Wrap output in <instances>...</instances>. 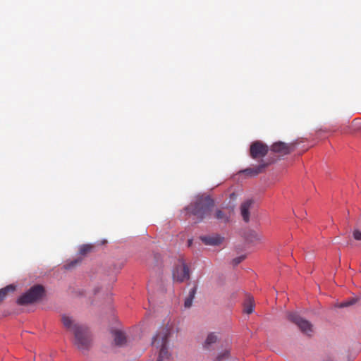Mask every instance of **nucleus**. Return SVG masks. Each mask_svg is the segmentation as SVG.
I'll return each mask as SVG.
<instances>
[{
  "label": "nucleus",
  "instance_id": "8",
  "mask_svg": "<svg viewBox=\"0 0 361 361\" xmlns=\"http://www.w3.org/2000/svg\"><path fill=\"white\" fill-rule=\"evenodd\" d=\"M295 147L294 143H286L279 141L274 142L271 146V150L274 153L283 156L291 153L295 149Z\"/></svg>",
  "mask_w": 361,
  "mask_h": 361
},
{
  "label": "nucleus",
  "instance_id": "10",
  "mask_svg": "<svg viewBox=\"0 0 361 361\" xmlns=\"http://www.w3.org/2000/svg\"><path fill=\"white\" fill-rule=\"evenodd\" d=\"M200 240L207 245L216 246L223 242L224 238L219 235H204L200 237Z\"/></svg>",
  "mask_w": 361,
  "mask_h": 361
},
{
  "label": "nucleus",
  "instance_id": "23",
  "mask_svg": "<svg viewBox=\"0 0 361 361\" xmlns=\"http://www.w3.org/2000/svg\"><path fill=\"white\" fill-rule=\"evenodd\" d=\"M353 238L356 240H361V232L359 230H355L353 231Z\"/></svg>",
  "mask_w": 361,
  "mask_h": 361
},
{
  "label": "nucleus",
  "instance_id": "3",
  "mask_svg": "<svg viewBox=\"0 0 361 361\" xmlns=\"http://www.w3.org/2000/svg\"><path fill=\"white\" fill-rule=\"evenodd\" d=\"M169 335V329L167 328H164L152 338V345L157 346V348H161L157 360H161L163 361L164 359H168L169 357V353L166 347V343Z\"/></svg>",
  "mask_w": 361,
  "mask_h": 361
},
{
  "label": "nucleus",
  "instance_id": "9",
  "mask_svg": "<svg viewBox=\"0 0 361 361\" xmlns=\"http://www.w3.org/2000/svg\"><path fill=\"white\" fill-rule=\"evenodd\" d=\"M61 322L63 326L68 331L75 333L77 329L80 328L82 325L76 322V321L72 317L66 314H63L61 317Z\"/></svg>",
  "mask_w": 361,
  "mask_h": 361
},
{
  "label": "nucleus",
  "instance_id": "4",
  "mask_svg": "<svg viewBox=\"0 0 361 361\" xmlns=\"http://www.w3.org/2000/svg\"><path fill=\"white\" fill-rule=\"evenodd\" d=\"M44 293V288L41 285H35L26 293L21 295L17 300L20 305H26L34 303L42 298Z\"/></svg>",
  "mask_w": 361,
  "mask_h": 361
},
{
  "label": "nucleus",
  "instance_id": "22",
  "mask_svg": "<svg viewBox=\"0 0 361 361\" xmlns=\"http://www.w3.org/2000/svg\"><path fill=\"white\" fill-rule=\"evenodd\" d=\"M81 261V259H75V260H73L71 261V262L66 264L64 265L65 268L66 269H71L73 267H74L76 264H78V263H80Z\"/></svg>",
  "mask_w": 361,
  "mask_h": 361
},
{
  "label": "nucleus",
  "instance_id": "12",
  "mask_svg": "<svg viewBox=\"0 0 361 361\" xmlns=\"http://www.w3.org/2000/svg\"><path fill=\"white\" fill-rule=\"evenodd\" d=\"M269 164V163H264V161H262L258 166H256L252 168H247L243 171V173L250 176H257V174L262 173L263 170Z\"/></svg>",
  "mask_w": 361,
  "mask_h": 361
},
{
  "label": "nucleus",
  "instance_id": "2",
  "mask_svg": "<svg viewBox=\"0 0 361 361\" xmlns=\"http://www.w3.org/2000/svg\"><path fill=\"white\" fill-rule=\"evenodd\" d=\"M74 334V345L82 351H87L92 345V336L88 328L82 325L77 329Z\"/></svg>",
  "mask_w": 361,
  "mask_h": 361
},
{
  "label": "nucleus",
  "instance_id": "20",
  "mask_svg": "<svg viewBox=\"0 0 361 361\" xmlns=\"http://www.w3.org/2000/svg\"><path fill=\"white\" fill-rule=\"evenodd\" d=\"M93 246L91 245H82L79 249V253L81 255H85L92 251Z\"/></svg>",
  "mask_w": 361,
  "mask_h": 361
},
{
  "label": "nucleus",
  "instance_id": "13",
  "mask_svg": "<svg viewBox=\"0 0 361 361\" xmlns=\"http://www.w3.org/2000/svg\"><path fill=\"white\" fill-rule=\"evenodd\" d=\"M231 214V212H226L221 209H216L214 214V216L220 223L226 224L230 221Z\"/></svg>",
  "mask_w": 361,
  "mask_h": 361
},
{
  "label": "nucleus",
  "instance_id": "15",
  "mask_svg": "<svg viewBox=\"0 0 361 361\" xmlns=\"http://www.w3.org/2000/svg\"><path fill=\"white\" fill-rule=\"evenodd\" d=\"M216 341H217L216 335H215L214 333H211L207 336V337L203 344V348L206 350H210L212 348V345L216 343Z\"/></svg>",
  "mask_w": 361,
  "mask_h": 361
},
{
  "label": "nucleus",
  "instance_id": "25",
  "mask_svg": "<svg viewBox=\"0 0 361 361\" xmlns=\"http://www.w3.org/2000/svg\"><path fill=\"white\" fill-rule=\"evenodd\" d=\"M192 243V239H189L188 241V247L191 246Z\"/></svg>",
  "mask_w": 361,
  "mask_h": 361
},
{
  "label": "nucleus",
  "instance_id": "6",
  "mask_svg": "<svg viewBox=\"0 0 361 361\" xmlns=\"http://www.w3.org/2000/svg\"><path fill=\"white\" fill-rule=\"evenodd\" d=\"M173 281L181 283L190 279V269L188 265L180 259L173 270Z\"/></svg>",
  "mask_w": 361,
  "mask_h": 361
},
{
  "label": "nucleus",
  "instance_id": "17",
  "mask_svg": "<svg viewBox=\"0 0 361 361\" xmlns=\"http://www.w3.org/2000/svg\"><path fill=\"white\" fill-rule=\"evenodd\" d=\"M255 303L252 297H248L244 303V312L248 314L254 310Z\"/></svg>",
  "mask_w": 361,
  "mask_h": 361
},
{
  "label": "nucleus",
  "instance_id": "7",
  "mask_svg": "<svg viewBox=\"0 0 361 361\" xmlns=\"http://www.w3.org/2000/svg\"><path fill=\"white\" fill-rule=\"evenodd\" d=\"M269 147L261 141H255L252 143L250 148V154L252 159L262 158L267 155Z\"/></svg>",
  "mask_w": 361,
  "mask_h": 361
},
{
  "label": "nucleus",
  "instance_id": "16",
  "mask_svg": "<svg viewBox=\"0 0 361 361\" xmlns=\"http://www.w3.org/2000/svg\"><path fill=\"white\" fill-rule=\"evenodd\" d=\"M197 286H195L189 292L188 297L185 300L184 306L185 308H190L192 306V300L195 298L197 292Z\"/></svg>",
  "mask_w": 361,
  "mask_h": 361
},
{
  "label": "nucleus",
  "instance_id": "5",
  "mask_svg": "<svg viewBox=\"0 0 361 361\" xmlns=\"http://www.w3.org/2000/svg\"><path fill=\"white\" fill-rule=\"evenodd\" d=\"M287 319L297 325L300 330L307 336H311L313 333V326L306 319L302 318L296 312H288Z\"/></svg>",
  "mask_w": 361,
  "mask_h": 361
},
{
  "label": "nucleus",
  "instance_id": "21",
  "mask_svg": "<svg viewBox=\"0 0 361 361\" xmlns=\"http://www.w3.org/2000/svg\"><path fill=\"white\" fill-rule=\"evenodd\" d=\"M357 301V298H353L347 300L339 305L340 307H345L355 304Z\"/></svg>",
  "mask_w": 361,
  "mask_h": 361
},
{
  "label": "nucleus",
  "instance_id": "24",
  "mask_svg": "<svg viewBox=\"0 0 361 361\" xmlns=\"http://www.w3.org/2000/svg\"><path fill=\"white\" fill-rule=\"evenodd\" d=\"M244 257L243 256H240V257H236L235 259H233V265H238V264H240L243 259H244Z\"/></svg>",
  "mask_w": 361,
  "mask_h": 361
},
{
  "label": "nucleus",
  "instance_id": "11",
  "mask_svg": "<svg viewBox=\"0 0 361 361\" xmlns=\"http://www.w3.org/2000/svg\"><path fill=\"white\" fill-rule=\"evenodd\" d=\"M253 202L251 200H247L240 205V213L243 220L248 222L250 220V209L252 207Z\"/></svg>",
  "mask_w": 361,
  "mask_h": 361
},
{
  "label": "nucleus",
  "instance_id": "18",
  "mask_svg": "<svg viewBox=\"0 0 361 361\" xmlns=\"http://www.w3.org/2000/svg\"><path fill=\"white\" fill-rule=\"evenodd\" d=\"M15 289L16 286L13 285H8L0 289V302L4 300L8 292H13Z\"/></svg>",
  "mask_w": 361,
  "mask_h": 361
},
{
  "label": "nucleus",
  "instance_id": "1",
  "mask_svg": "<svg viewBox=\"0 0 361 361\" xmlns=\"http://www.w3.org/2000/svg\"><path fill=\"white\" fill-rule=\"evenodd\" d=\"M214 206V200L209 196L201 197L196 202L190 205L187 209L196 217L198 222L209 218L211 212Z\"/></svg>",
  "mask_w": 361,
  "mask_h": 361
},
{
  "label": "nucleus",
  "instance_id": "19",
  "mask_svg": "<svg viewBox=\"0 0 361 361\" xmlns=\"http://www.w3.org/2000/svg\"><path fill=\"white\" fill-rule=\"evenodd\" d=\"M229 350L226 349L222 352L219 353L216 356L215 361H224V360H227L229 357Z\"/></svg>",
  "mask_w": 361,
  "mask_h": 361
},
{
  "label": "nucleus",
  "instance_id": "26",
  "mask_svg": "<svg viewBox=\"0 0 361 361\" xmlns=\"http://www.w3.org/2000/svg\"><path fill=\"white\" fill-rule=\"evenodd\" d=\"M324 361H334V360L331 357H328Z\"/></svg>",
  "mask_w": 361,
  "mask_h": 361
},
{
  "label": "nucleus",
  "instance_id": "14",
  "mask_svg": "<svg viewBox=\"0 0 361 361\" xmlns=\"http://www.w3.org/2000/svg\"><path fill=\"white\" fill-rule=\"evenodd\" d=\"M112 335L116 345L121 346L126 343V336L123 331L118 329L113 330Z\"/></svg>",
  "mask_w": 361,
  "mask_h": 361
}]
</instances>
